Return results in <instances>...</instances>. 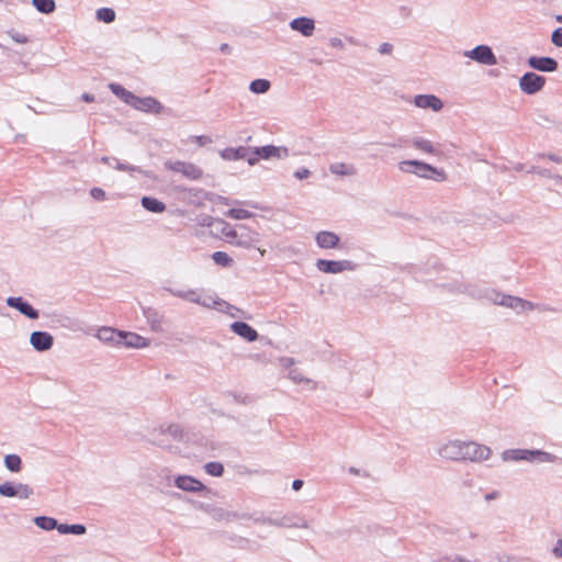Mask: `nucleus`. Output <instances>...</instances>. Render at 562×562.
<instances>
[{"label": "nucleus", "instance_id": "16", "mask_svg": "<svg viewBox=\"0 0 562 562\" xmlns=\"http://www.w3.org/2000/svg\"><path fill=\"white\" fill-rule=\"evenodd\" d=\"M413 103L419 109H430L434 112H439L443 108L442 101L435 94H417Z\"/></svg>", "mask_w": 562, "mask_h": 562}, {"label": "nucleus", "instance_id": "48", "mask_svg": "<svg viewBox=\"0 0 562 562\" xmlns=\"http://www.w3.org/2000/svg\"><path fill=\"white\" fill-rule=\"evenodd\" d=\"M193 142L198 145V146H205V145H209L212 143V138L207 135H196L193 137Z\"/></svg>", "mask_w": 562, "mask_h": 562}, {"label": "nucleus", "instance_id": "60", "mask_svg": "<svg viewBox=\"0 0 562 562\" xmlns=\"http://www.w3.org/2000/svg\"><path fill=\"white\" fill-rule=\"evenodd\" d=\"M331 45L335 46V47H341L342 46V42L339 38H333L331 40Z\"/></svg>", "mask_w": 562, "mask_h": 562}, {"label": "nucleus", "instance_id": "2", "mask_svg": "<svg viewBox=\"0 0 562 562\" xmlns=\"http://www.w3.org/2000/svg\"><path fill=\"white\" fill-rule=\"evenodd\" d=\"M167 292L171 295L188 301L190 303H194L201 305L206 308H217L220 311H224L228 313L232 317L237 316V312L239 310L224 300L217 297L213 294H207L201 289H189V290H177L172 288H165Z\"/></svg>", "mask_w": 562, "mask_h": 562}, {"label": "nucleus", "instance_id": "4", "mask_svg": "<svg viewBox=\"0 0 562 562\" xmlns=\"http://www.w3.org/2000/svg\"><path fill=\"white\" fill-rule=\"evenodd\" d=\"M398 169L405 173H412L424 179H435V176H439L443 179V172L429 164L420 160H403L398 162Z\"/></svg>", "mask_w": 562, "mask_h": 562}, {"label": "nucleus", "instance_id": "46", "mask_svg": "<svg viewBox=\"0 0 562 562\" xmlns=\"http://www.w3.org/2000/svg\"><path fill=\"white\" fill-rule=\"evenodd\" d=\"M528 172L537 173L541 177L552 178V179H554V176H555V175H552L550 169L539 168V167H531V169Z\"/></svg>", "mask_w": 562, "mask_h": 562}, {"label": "nucleus", "instance_id": "28", "mask_svg": "<svg viewBox=\"0 0 562 562\" xmlns=\"http://www.w3.org/2000/svg\"><path fill=\"white\" fill-rule=\"evenodd\" d=\"M247 153V147L239 146V147H227L223 149L220 155L225 160H240L244 159V156Z\"/></svg>", "mask_w": 562, "mask_h": 562}, {"label": "nucleus", "instance_id": "17", "mask_svg": "<svg viewBox=\"0 0 562 562\" xmlns=\"http://www.w3.org/2000/svg\"><path fill=\"white\" fill-rule=\"evenodd\" d=\"M501 306L510 308L516 313H525L535 310V304L532 302L513 295L503 297Z\"/></svg>", "mask_w": 562, "mask_h": 562}, {"label": "nucleus", "instance_id": "39", "mask_svg": "<svg viewBox=\"0 0 562 562\" xmlns=\"http://www.w3.org/2000/svg\"><path fill=\"white\" fill-rule=\"evenodd\" d=\"M257 153V147H247V153H245L246 155L244 156V159L247 160L250 166H255L260 160Z\"/></svg>", "mask_w": 562, "mask_h": 562}, {"label": "nucleus", "instance_id": "35", "mask_svg": "<svg viewBox=\"0 0 562 562\" xmlns=\"http://www.w3.org/2000/svg\"><path fill=\"white\" fill-rule=\"evenodd\" d=\"M98 21L104 23H112L115 20V11L111 8H100L95 11Z\"/></svg>", "mask_w": 562, "mask_h": 562}, {"label": "nucleus", "instance_id": "51", "mask_svg": "<svg viewBox=\"0 0 562 562\" xmlns=\"http://www.w3.org/2000/svg\"><path fill=\"white\" fill-rule=\"evenodd\" d=\"M69 533L83 535L86 533V527L83 525H70Z\"/></svg>", "mask_w": 562, "mask_h": 562}, {"label": "nucleus", "instance_id": "30", "mask_svg": "<svg viewBox=\"0 0 562 562\" xmlns=\"http://www.w3.org/2000/svg\"><path fill=\"white\" fill-rule=\"evenodd\" d=\"M412 146L423 153L429 154V155H436L437 150L434 146V144L424 138V137H414L412 139Z\"/></svg>", "mask_w": 562, "mask_h": 562}, {"label": "nucleus", "instance_id": "40", "mask_svg": "<svg viewBox=\"0 0 562 562\" xmlns=\"http://www.w3.org/2000/svg\"><path fill=\"white\" fill-rule=\"evenodd\" d=\"M7 34L10 36L12 41H14L18 44H25L29 42V37L25 34L20 33L15 30H10L7 32Z\"/></svg>", "mask_w": 562, "mask_h": 562}, {"label": "nucleus", "instance_id": "50", "mask_svg": "<svg viewBox=\"0 0 562 562\" xmlns=\"http://www.w3.org/2000/svg\"><path fill=\"white\" fill-rule=\"evenodd\" d=\"M311 175V171L306 168H300L294 172V177L299 180H303L308 178Z\"/></svg>", "mask_w": 562, "mask_h": 562}, {"label": "nucleus", "instance_id": "11", "mask_svg": "<svg viewBox=\"0 0 562 562\" xmlns=\"http://www.w3.org/2000/svg\"><path fill=\"white\" fill-rule=\"evenodd\" d=\"M259 241V236L256 232L248 229L245 225H238L237 237L232 240V245L251 248Z\"/></svg>", "mask_w": 562, "mask_h": 562}, {"label": "nucleus", "instance_id": "57", "mask_svg": "<svg viewBox=\"0 0 562 562\" xmlns=\"http://www.w3.org/2000/svg\"><path fill=\"white\" fill-rule=\"evenodd\" d=\"M302 486H303V481L302 480H294L293 483H292V488L294 491L301 490Z\"/></svg>", "mask_w": 562, "mask_h": 562}, {"label": "nucleus", "instance_id": "53", "mask_svg": "<svg viewBox=\"0 0 562 562\" xmlns=\"http://www.w3.org/2000/svg\"><path fill=\"white\" fill-rule=\"evenodd\" d=\"M379 53L382 54V55H387V54H391L392 50H393V45L390 44V43H382L380 46H379Z\"/></svg>", "mask_w": 562, "mask_h": 562}, {"label": "nucleus", "instance_id": "20", "mask_svg": "<svg viewBox=\"0 0 562 562\" xmlns=\"http://www.w3.org/2000/svg\"><path fill=\"white\" fill-rule=\"evenodd\" d=\"M231 330L244 338L248 342L256 341L258 339V333L249 324L245 322H234L231 324Z\"/></svg>", "mask_w": 562, "mask_h": 562}, {"label": "nucleus", "instance_id": "47", "mask_svg": "<svg viewBox=\"0 0 562 562\" xmlns=\"http://www.w3.org/2000/svg\"><path fill=\"white\" fill-rule=\"evenodd\" d=\"M551 42L555 46L562 47V27H558L552 32Z\"/></svg>", "mask_w": 562, "mask_h": 562}, {"label": "nucleus", "instance_id": "33", "mask_svg": "<svg viewBox=\"0 0 562 562\" xmlns=\"http://www.w3.org/2000/svg\"><path fill=\"white\" fill-rule=\"evenodd\" d=\"M34 524L38 528L49 531V530L55 529V527L57 526V520L52 517L38 516V517L34 518Z\"/></svg>", "mask_w": 562, "mask_h": 562}, {"label": "nucleus", "instance_id": "13", "mask_svg": "<svg viewBox=\"0 0 562 562\" xmlns=\"http://www.w3.org/2000/svg\"><path fill=\"white\" fill-rule=\"evenodd\" d=\"M527 63L530 68L542 72H553L559 67L554 58L544 56H530Z\"/></svg>", "mask_w": 562, "mask_h": 562}, {"label": "nucleus", "instance_id": "8", "mask_svg": "<svg viewBox=\"0 0 562 562\" xmlns=\"http://www.w3.org/2000/svg\"><path fill=\"white\" fill-rule=\"evenodd\" d=\"M546 85V77L536 72H525L519 79V88L526 94H535L542 90Z\"/></svg>", "mask_w": 562, "mask_h": 562}, {"label": "nucleus", "instance_id": "38", "mask_svg": "<svg viewBox=\"0 0 562 562\" xmlns=\"http://www.w3.org/2000/svg\"><path fill=\"white\" fill-rule=\"evenodd\" d=\"M204 468H205L206 473H209L213 476H221L224 471L223 464L220 462H210V463L205 464Z\"/></svg>", "mask_w": 562, "mask_h": 562}, {"label": "nucleus", "instance_id": "37", "mask_svg": "<svg viewBox=\"0 0 562 562\" xmlns=\"http://www.w3.org/2000/svg\"><path fill=\"white\" fill-rule=\"evenodd\" d=\"M225 215L233 220H247L254 216V213L244 209H229Z\"/></svg>", "mask_w": 562, "mask_h": 562}, {"label": "nucleus", "instance_id": "14", "mask_svg": "<svg viewBox=\"0 0 562 562\" xmlns=\"http://www.w3.org/2000/svg\"><path fill=\"white\" fill-rule=\"evenodd\" d=\"M30 344L36 351L43 352L53 347L54 338L47 331L36 330L31 334Z\"/></svg>", "mask_w": 562, "mask_h": 562}, {"label": "nucleus", "instance_id": "23", "mask_svg": "<svg viewBox=\"0 0 562 562\" xmlns=\"http://www.w3.org/2000/svg\"><path fill=\"white\" fill-rule=\"evenodd\" d=\"M175 484L180 490H183L186 492H201L205 490V486L203 483H201L199 480L189 476V475H180L176 479Z\"/></svg>", "mask_w": 562, "mask_h": 562}, {"label": "nucleus", "instance_id": "18", "mask_svg": "<svg viewBox=\"0 0 562 562\" xmlns=\"http://www.w3.org/2000/svg\"><path fill=\"white\" fill-rule=\"evenodd\" d=\"M149 340L136 333L121 330L120 346L126 348H146Z\"/></svg>", "mask_w": 562, "mask_h": 562}, {"label": "nucleus", "instance_id": "34", "mask_svg": "<svg viewBox=\"0 0 562 562\" xmlns=\"http://www.w3.org/2000/svg\"><path fill=\"white\" fill-rule=\"evenodd\" d=\"M270 89V81L267 79H255L249 85V90L254 93H266Z\"/></svg>", "mask_w": 562, "mask_h": 562}, {"label": "nucleus", "instance_id": "32", "mask_svg": "<svg viewBox=\"0 0 562 562\" xmlns=\"http://www.w3.org/2000/svg\"><path fill=\"white\" fill-rule=\"evenodd\" d=\"M32 4L38 12L44 14H49L56 9V3L54 0H32Z\"/></svg>", "mask_w": 562, "mask_h": 562}, {"label": "nucleus", "instance_id": "41", "mask_svg": "<svg viewBox=\"0 0 562 562\" xmlns=\"http://www.w3.org/2000/svg\"><path fill=\"white\" fill-rule=\"evenodd\" d=\"M16 493V485L11 483H3L0 485V494L7 497H13Z\"/></svg>", "mask_w": 562, "mask_h": 562}, {"label": "nucleus", "instance_id": "29", "mask_svg": "<svg viewBox=\"0 0 562 562\" xmlns=\"http://www.w3.org/2000/svg\"><path fill=\"white\" fill-rule=\"evenodd\" d=\"M109 88H110L111 92L114 95H116L117 98H120L124 103H126L128 105L131 104V102L135 95L133 92L126 90L124 87H122L119 83H110Z\"/></svg>", "mask_w": 562, "mask_h": 562}, {"label": "nucleus", "instance_id": "64", "mask_svg": "<svg viewBox=\"0 0 562 562\" xmlns=\"http://www.w3.org/2000/svg\"><path fill=\"white\" fill-rule=\"evenodd\" d=\"M4 457L13 458V457H18V456H16V454H14V453H8V454H5Z\"/></svg>", "mask_w": 562, "mask_h": 562}, {"label": "nucleus", "instance_id": "24", "mask_svg": "<svg viewBox=\"0 0 562 562\" xmlns=\"http://www.w3.org/2000/svg\"><path fill=\"white\" fill-rule=\"evenodd\" d=\"M328 170L331 175L340 178L355 177L358 173L357 167L351 162L336 161L329 165Z\"/></svg>", "mask_w": 562, "mask_h": 562}, {"label": "nucleus", "instance_id": "5", "mask_svg": "<svg viewBox=\"0 0 562 562\" xmlns=\"http://www.w3.org/2000/svg\"><path fill=\"white\" fill-rule=\"evenodd\" d=\"M463 292L474 299L486 300L499 306L501 301H503V297L509 295L502 293L495 289L483 286L481 284H467L464 285Z\"/></svg>", "mask_w": 562, "mask_h": 562}, {"label": "nucleus", "instance_id": "42", "mask_svg": "<svg viewBox=\"0 0 562 562\" xmlns=\"http://www.w3.org/2000/svg\"><path fill=\"white\" fill-rule=\"evenodd\" d=\"M33 494L32 488L29 485L18 484L15 496L20 498H29Z\"/></svg>", "mask_w": 562, "mask_h": 562}, {"label": "nucleus", "instance_id": "55", "mask_svg": "<svg viewBox=\"0 0 562 562\" xmlns=\"http://www.w3.org/2000/svg\"><path fill=\"white\" fill-rule=\"evenodd\" d=\"M553 553H554L555 557H561L562 558V539H559L557 541V544L553 548Z\"/></svg>", "mask_w": 562, "mask_h": 562}, {"label": "nucleus", "instance_id": "58", "mask_svg": "<svg viewBox=\"0 0 562 562\" xmlns=\"http://www.w3.org/2000/svg\"><path fill=\"white\" fill-rule=\"evenodd\" d=\"M220 50L223 53V54H229L231 53V46L226 43L222 44L220 46Z\"/></svg>", "mask_w": 562, "mask_h": 562}, {"label": "nucleus", "instance_id": "9", "mask_svg": "<svg viewBox=\"0 0 562 562\" xmlns=\"http://www.w3.org/2000/svg\"><path fill=\"white\" fill-rule=\"evenodd\" d=\"M464 56L486 66L497 64L495 54L487 45H477L473 49L464 52Z\"/></svg>", "mask_w": 562, "mask_h": 562}, {"label": "nucleus", "instance_id": "56", "mask_svg": "<svg viewBox=\"0 0 562 562\" xmlns=\"http://www.w3.org/2000/svg\"><path fill=\"white\" fill-rule=\"evenodd\" d=\"M349 473L353 474V475H364V476H368L369 474L364 471V470H361V469H358V468H353V467H350L348 469Z\"/></svg>", "mask_w": 562, "mask_h": 562}, {"label": "nucleus", "instance_id": "44", "mask_svg": "<svg viewBox=\"0 0 562 562\" xmlns=\"http://www.w3.org/2000/svg\"><path fill=\"white\" fill-rule=\"evenodd\" d=\"M237 231L238 228H233L228 224H226L222 233L227 238L228 243L232 244V240H235V238L237 237Z\"/></svg>", "mask_w": 562, "mask_h": 562}, {"label": "nucleus", "instance_id": "31", "mask_svg": "<svg viewBox=\"0 0 562 562\" xmlns=\"http://www.w3.org/2000/svg\"><path fill=\"white\" fill-rule=\"evenodd\" d=\"M288 378L292 380L294 383H306L311 390L316 387L315 382H313L311 379L304 378L299 369H290Z\"/></svg>", "mask_w": 562, "mask_h": 562}, {"label": "nucleus", "instance_id": "21", "mask_svg": "<svg viewBox=\"0 0 562 562\" xmlns=\"http://www.w3.org/2000/svg\"><path fill=\"white\" fill-rule=\"evenodd\" d=\"M315 241L322 249H334L338 247L340 238L334 232L321 231L316 234Z\"/></svg>", "mask_w": 562, "mask_h": 562}, {"label": "nucleus", "instance_id": "3", "mask_svg": "<svg viewBox=\"0 0 562 562\" xmlns=\"http://www.w3.org/2000/svg\"><path fill=\"white\" fill-rule=\"evenodd\" d=\"M436 452L440 457H490L492 451L476 441L453 439L439 442Z\"/></svg>", "mask_w": 562, "mask_h": 562}, {"label": "nucleus", "instance_id": "10", "mask_svg": "<svg viewBox=\"0 0 562 562\" xmlns=\"http://www.w3.org/2000/svg\"><path fill=\"white\" fill-rule=\"evenodd\" d=\"M135 110L159 114L162 110L161 103L154 97H137L134 95L131 104Z\"/></svg>", "mask_w": 562, "mask_h": 562}, {"label": "nucleus", "instance_id": "61", "mask_svg": "<svg viewBox=\"0 0 562 562\" xmlns=\"http://www.w3.org/2000/svg\"><path fill=\"white\" fill-rule=\"evenodd\" d=\"M496 496H497V493H496V492H493V493H491V494H487V495L485 496V498H486L487 501H490V499H494V498H496Z\"/></svg>", "mask_w": 562, "mask_h": 562}, {"label": "nucleus", "instance_id": "27", "mask_svg": "<svg viewBox=\"0 0 562 562\" xmlns=\"http://www.w3.org/2000/svg\"><path fill=\"white\" fill-rule=\"evenodd\" d=\"M140 204L146 211L156 214L162 213L166 210V204L162 201L153 196H143L140 200Z\"/></svg>", "mask_w": 562, "mask_h": 562}, {"label": "nucleus", "instance_id": "1", "mask_svg": "<svg viewBox=\"0 0 562 562\" xmlns=\"http://www.w3.org/2000/svg\"><path fill=\"white\" fill-rule=\"evenodd\" d=\"M155 434L166 436L175 441L182 442L187 446L196 445L200 447H209L210 451L220 453L226 452L222 445L215 440L207 439L196 431L183 429L179 424H161L156 428Z\"/></svg>", "mask_w": 562, "mask_h": 562}, {"label": "nucleus", "instance_id": "12", "mask_svg": "<svg viewBox=\"0 0 562 562\" xmlns=\"http://www.w3.org/2000/svg\"><path fill=\"white\" fill-rule=\"evenodd\" d=\"M7 305L18 310L21 314L30 319H37L40 316L38 311L34 308L29 302H26L22 296L8 297Z\"/></svg>", "mask_w": 562, "mask_h": 562}, {"label": "nucleus", "instance_id": "52", "mask_svg": "<svg viewBox=\"0 0 562 562\" xmlns=\"http://www.w3.org/2000/svg\"><path fill=\"white\" fill-rule=\"evenodd\" d=\"M279 362H280L281 367H283L285 369H288V368L292 369L291 367L295 363V360L291 357H282V358H280Z\"/></svg>", "mask_w": 562, "mask_h": 562}, {"label": "nucleus", "instance_id": "7", "mask_svg": "<svg viewBox=\"0 0 562 562\" xmlns=\"http://www.w3.org/2000/svg\"><path fill=\"white\" fill-rule=\"evenodd\" d=\"M166 169L181 173L184 178L195 181L200 180L203 176V170L195 164L182 160H167L165 161Z\"/></svg>", "mask_w": 562, "mask_h": 562}, {"label": "nucleus", "instance_id": "6", "mask_svg": "<svg viewBox=\"0 0 562 562\" xmlns=\"http://www.w3.org/2000/svg\"><path fill=\"white\" fill-rule=\"evenodd\" d=\"M315 267L318 271L328 274H338L345 271H356L359 265L352 260L342 259V260H327V259H317L315 262Z\"/></svg>", "mask_w": 562, "mask_h": 562}, {"label": "nucleus", "instance_id": "59", "mask_svg": "<svg viewBox=\"0 0 562 562\" xmlns=\"http://www.w3.org/2000/svg\"><path fill=\"white\" fill-rule=\"evenodd\" d=\"M82 100L86 101V102H92L94 101V95L90 94V93H83L82 94Z\"/></svg>", "mask_w": 562, "mask_h": 562}, {"label": "nucleus", "instance_id": "63", "mask_svg": "<svg viewBox=\"0 0 562 562\" xmlns=\"http://www.w3.org/2000/svg\"><path fill=\"white\" fill-rule=\"evenodd\" d=\"M555 20L560 23H562V15H557Z\"/></svg>", "mask_w": 562, "mask_h": 562}, {"label": "nucleus", "instance_id": "15", "mask_svg": "<svg viewBox=\"0 0 562 562\" xmlns=\"http://www.w3.org/2000/svg\"><path fill=\"white\" fill-rule=\"evenodd\" d=\"M101 162L106 164L110 167H112L119 171H124V172H130V173L137 172V173L143 175L144 177H151L149 171L144 170L138 166L122 162L115 157L103 156V157H101Z\"/></svg>", "mask_w": 562, "mask_h": 562}, {"label": "nucleus", "instance_id": "62", "mask_svg": "<svg viewBox=\"0 0 562 562\" xmlns=\"http://www.w3.org/2000/svg\"><path fill=\"white\" fill-rule=\"evenodd\" d=\"M554 180H555L557 184L562 186V176L555 175Z\"/></svg>", "mask_w": 562, "mask_h": 562}, {"label": "nucleus", "instance_id": "43", "mask_svg": "<svg viewBox=\"0 0 562 562\" xmlns=\"http://www.w3.org/2000/svg\"><path fill=\"white\" fill-rule=\"evenodd\" d=\"M90 195L95 201H104L106 199V193L102 188L93 187L90 190Z\"/></svg>", "mask_w": 562, "mask_h": 562}, {"label": "nucleus", "instance_id": "22", "mask_svg": "<svg viewBox=\"0 0 562 562\" xmlns=\"http://www.w3.org/2000/svg\"><path fill=\"white\" fill-rule=\"evenodd\" d=\"M258 155L260 159H271V158H279L283 159L289 156V149L286 147H280L274 145H266L261 147H257Z\"/></svg>", "mask_w": 562, "mask_h": 562}, {"label": "nucleus", "instance_id": "36", "mask_svg": "<svg viewBox=\"0 0 562 562\" xmlns=\"http://www.w3.org/2000/svg\"><path fill=\"white\" fill-rule=\"evenodd\" d=\"M213 261L221 267H231L234 262L233 258L225 251H215L212 254Z\"/></svg>", "mask_w": 562, "mask_h": 562}, {"label": "nucleus", "instance_id": "49", "mask_svg": "<svg viewBox=\"0 0 562 562\" xmlns=\"http://www.w3.org/2000/svg\"><path fill=\"white\" fill-rule=\"evenodd\" d=\"M539 159L547 158L553 162L561 164L562 162V156H559L557 154H538L537 156Z\"/></svg>", "mask_w": 562, "mask_h": 562}, {"label": "nucleus", "instance_id": "19", "mask_svg": "<svg viewBox=\"0 0 562 562\" xmlns=\"http://www.w3.org/2000/svg\"><path fill=\"white\" fill-rule=\"evenodd\" d=\"M289 25L293 31L301 33L305 37L312 36L315 31V21L307 16L295 18Z\"/></svg>", "mask_w": 562, "mask_h": 562}, {"label": "nucleus", "instance_id": "54", "mask_svg": "<svg viewBox=\"0 0 562 562\" xmlns=\"http://www.w3.org/2000/svg\"><path fill=\"white\" fill-rule=\"evenodd\" d=\"M69 527H70V525L57 522V526L55 527V529H57L58 532L61 535H67V533H69Z\"/></svg>", "mask_w": 562, "mask_h": 562}, {"label": "nucleus", "instance_id": "45", "mask_svg": "<svg viewBox=\"0 0 562 562\" xmlns=\"http://www.w3.org/2000/svg\"><path fill=\"white\" fill-rule=\"evenodd\" d=\"M7 468L12 472L21 470V459H4Z\"/></svg>", "mask_w": 562, "mask_h": 562}, {"label": "nucleus", "instance_id": "26", "mask_svg": "<svg viewBox=\"0 0 562 562\" xmlns=\"http://www.w3.org/2000/svg\"><path fill=\"white\" fill-rule=\"evenodd\" d=\"M501 457H554L551 452L539 449H508Z\"/></svg>", "mask_w": 562, "mask_h": 562}, {"label": "nucleus", "instance_id": "25", "mask_svg": "<svg viewBox=\"0 0 562 562\" xmlns=\"http://www.w3.org/2000/svg\"><path fill=\"white\" fill-rule=\"evenodd\" d=\"M95 337L105 344L120 346L121 330L106 326L100 327L95 333Z\"/></svg>", "mask_w": 562, "mask_h": 562}]
</instances>
